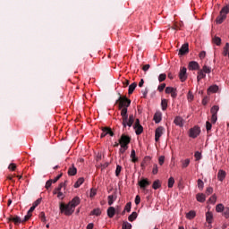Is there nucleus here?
<instances>
[{
    "label": "nucleus",
    "instance_id": "obj_5",
    "mask_svg": "<svg viewBox=\"0 0 229 229\" xmlns=\"http://www.w3.org/2000/svg\"><path fill=\"white\" fill-rule=\"evenodd\" d=\"M199 133H201V130L199 129V127L195 126V127L190 129L189 136L191 139H196V137H198V135H199Z\"/></svg>",
    "mask_w": 229,
    "mask_h": 229
},
{
    "label": "nucleus",
    "instance_id": "obj_63",
    "mask_svg": "<svg viewBox=\"0 0 229 229\" xmlns=\"http://www.w3.org/2000/svg\"><path fill=\"white\" fill-rule=\"evenodd\" d=\"M97 192L95 189H91L89 198H94L96 196Z\"/></svg>",
    "mask_w": 229,
    "mask_h": 229
},
{
    "label": "nucleus",
    "instance_id": "obj_15",
    "mask_svg": "<svg viewBox=\"0 0 229 229\" xmlns=\"http://www.w3.org/2000/svg\"><path fill=\"white\" fill-rule=\"evenodd\" d=\"M77 174H78V169L76 168V166H74V165H72V166H70L68 169V175L76 176Z\"/></svg>",
    "mask_w": 229,
    "mask_h": 229
},
{
    "label": "nucleus",
    "instance_id": "obj_62",
    "mask_svg": "<svg viewBox=\"0 0 229 229\" xmlns=\"http://www.w3.org/2000/svg\"><path fill=\"white\" fill-rule=\"evenodd\" d=\"M9 169H11V171H15V169H17V165L12 163L9 165Z\"/></svg>",
    "mask_w": 229,
    "mask_h": 229
},
{
    "label": "nucleus",
    "instance_id": "obj_56",
    "mask_svg": "<svg viewBox=\"0 0 229 229\" xmlns=\"http://www.w3.org/2000/svg\"><path fill=\"white\" fill-rule=\"evenodd\" d=\"M124 210H126L127 212H131V202L126 204Z\"/></svg>",
    "mask_w": 229,
    "mask_h": 229
},
{
    "label": "nucleus",
    "instance_id": "obj_51",
    "mask_svg": "<svg viewBox=\"0 0 229 229\" xmlns=\"http://www.w3.org/2000/svg\"><path fill=\"white\" fill-rule=\"evenodd\" d=\"M211 123L213 124H216V123H217V114H212V116H211Z\"/></svg>",
    "mask_w": 229,
    "mask_h": 229
},
{
    "label": "nucleus",
    "instance_id": "obj_30",
    "mask_svg": "<svg viewBox=\"0 0 229 229\" xmlns=\"http://www.w3.org/2000/svg\"><path fill=\"white\" fill-rule=\"evenodd\" d=\"M223 55L229 57V43L225 44V46L224 47V51H223Z\"/></svg>",
    "mask_w": 229,
    "mask_h": 229
},
{
    "label": "nucleus",
    "instance_id": "obj_25",
    "mask_svg": "<svg viewBox=\"0 0 229 229\" xmlns=\"http://www.w3.org/2000/svg\"><path fill=\"white\" fill-rule=\"evenodd\" d=\"M83 182H85V179L83 177H80L74 183V188L78 189L81 185H83Z\"/></svg>",
    "mask_w": 229,
    "mask_h": 229
},
{
    "label": "nucleus",
    "instance_id": "obj_48",
    "mask_svg": "<svg viewBox=\"0 0 229 229\" xmlns=\"http://www.w3.org/2000/svg\"><path fill=\"white\" fill-rule=\"evenodd\" d=\"M65 183H67V182H65L64 183V182H61L59 184V186L57 188H55V191H57V192H60L62 191V188L63 187H65Z\"/></svg>",
    "mask_w": 229,
    "mask_h": 229
},
{
    "label": "nucleus",
    "instance_id": "obj_6",
    "mask_svg": "<svg viewBox=\"0 0 229 229\" xmlns=\"http://www.w3.org/2000/svg\"><path fill=\"white\" fill-rule=\"evenodd\" d=\"M133 128L135 130L136 135H140L142 131H144V128L142 125H140V121L139 119H136Z\"/></svg>",
    "mask_w": 229,
    "mask_h": 229
},
{
    "label": "nucleus",
    "instance_id": "obj_12",
    "mask_svg": "<svg viewBox=\"0 0 229 229\" xmlns=\"http://www.w3.org/2000/svg\"><path fill=\"white\" fill-rule=\"evenodd\" d=\"M188 68L190 71H199V64L196 61H191L189 63Z\"/></svg>",
    "mask_w": 229,
    "mask_h": 229
},
{
    "label": "nucleus",
    "instance_id": "obj_26",
    "mask_svg": "<svg viewBox=\"0 0 229 229\" xmlns=\"http://www.w3.org/2000/svg\"><path fill=\"white\" fill-rule=\"evenodd\" d=\"M135 89H137V82H133L129 86V91H128L129 95L133 94V91L135 90Z\"/></svg>",
    "mask_w": 229,
    "mask_h": 229
},
{
    "label": "nucleus",
    "instance_id": "obj_34",
    "mask_svg": "<svg viewBox=\"0 0 229 229\" xmlns=\"http://www.w3.org/2000/svg\"><path fill=\"white\" fill-rule=\"evenodd\" d=\"M107 199H108V205H109V206H112V205H114V201H115L116 197L114 196V195H109V196L107 197Z\"/></svg>",
    "mask_w": 229,
    "mask_h": 229
},
{
    "label": "nucleus",
    "instance_id": "obj_59",
    "mask_svg": "<svg viewBox=\"0 0 229 229\" xmlns=\"http://www.w3.org/2000/svg\"><path fill=\"white\" fill-rule=\"evenodd\" d=\"M32 215H30V213H27V215L24 216V219L21 220L22 223H26V221H30V218L31 217Z\"/></svg>",
    "mask_w": 229,
    "mask_h": 229
},
{
    "label": "nucleus",
    "instance_id": "obj_39",
    "mask_svg": "<svg viewBox=\"0 0 229 229\" xmlns=\"http://www.w3.org/2000/svg\"><path fill=\"white\" fill-rule=\"evenodd\" d=\"M167 78V75L165 73H161L158 76V81L162 83V81H165V79Z\"/></svg>",
    "mask_w": 229,
    "mask_h": 229
},
{
    "label": "nucleus",
    "instance_id": "obj_53",
    "mask_svg": "<svg viewBox=\"0 0 229 229\" xmlns=\"http://www.w3.org/2000/svg\"><path fill=\"white\" fill-rule=\"evenodd\" d=\"M206 129L208 132L212 130V123H210V122H206Z\"/></svg>",
    "mask_w": 229,
    "mask_h": 229
},
{
    "label": "nucleus",
    "instance_id": "obj_35",
    "mask_svg": "<svg viewBox=\"0 0 229 229\" xmlns=\"http://www.w3.org/2000/svg\"><path fill=\"white\" fill-rule=\"evenodd\" d=\"M200 71H202V72H204L205 74H210L211 68L207 65H204Z\"/></svg>",
    "mask_w": 229,
    "mask_h": 229
},
{
    "label": "nucleus",
    "instance_id": "obj_29",
    "mask_svg": "<svg viewBox=\"0 0 229 229\" xmlns=\"http://www.w3.org/2000/svg\"><path fill=\"white\" fill-rule=\"evenodd\" d=\"M212 115H217V112H219V106H213L210 110Z\"/></svg>",
    "mask_w": 229,
    "mask_h": 229
},
{
    "label": "nucleus",
    "instance_id": "obj_23",
    "mask_svg": "<svg viewBox=\"0 0 229 229\" xmlns=\"http://www.w3.org/2000/svg\"><path fill=\"white\" fill-rule=\"evenodd\" d=\"M214 220V215H212V212L208 211L206 213V221L209 225H211L212 221Z\"/></svg>",
    "mask_w": 229,
    "mask_h": 229
},
{
    "label": "nucleus",
    "instance_id": "obj_37",
    "mask_svg": "<svg viewBox=\"0 0 229 229\" xmlns=\"http://www.w3.org/2000/svg\"><path fill=\"white\" fill-rule=\"evenodd\" d=\"M101 214L100 208H95L90 212V216H99Z\"/></svg>",
    "mask_w": 229,
    "mask_h": 229
},
{
    "label": "nucleus",
    "instance_id": "obj_57",
    "mask_svg": "<svg viewBox=\"0 0 229 229\" xmlns=\"http://www.w3.org/2000/svg\"><path fill=\"white\" fill-rule=\"evenodd\" d=\"M39 203H42V199H38L36 201H34L32 207H34L35 208H37V206H38Z\"/></svg>",
    "mask_w": 229,
    "mask_h": 229
},
{
    "label": "nucleus",
    "instance_id": "obj_40",
    "mask_svg": "<svg viewBox=\"0 0 229 229\" xmlns=\"http://www.w3.org/2000/svg\"><path fill=\"white\" fill-rule=\"evenodd\" d=\"M174 185V177H170L168 179V188L169 189H173Z\"/></svg>",
    "mask_w": 229,
    "mask_h": 229
},
{
    "label": "nucleus",
    "instance_id": "obj_7",
    "mask_svg": "<svg viewBox=\"0 0 229 229\" xmlns=\"http://www.w3.org/2000/svg\"><path fill=\"white\" fill-rule=\"evenodd\" d=\"M121 115H122V119H123V128H126V121L128 119V108L123 107L121 108Z\"/></svg>",
    "mask_w": 229,
    "mask_h": 229
},
{
    "label": "nucleus",
    "instance_id": "obj_17",
    "mask_svg": "<svg viewBox=\"0 0 229 229\" xmlns=\"http://www.w3.org/2000/svg\"><path fill=\"white\" fill-rule=\"evenodd\" d=\"M217 178L219 182H223L226 178V172L225 170H219L217 173Z\"/></svg>",
    "mask_w": 229,
    "mask_h": 229
},
{
    "label": "nucleus",
    "instance_id": "obj_36",
    "mask_svg": "<svg viewBox=\"0 0 229 229\" xmlns=\"http://www.w3.org/2000/svg\"><path fill=\"white\" fill-rule=\"evenodd\" d=\"M123 229H131V224L130 222L124 221L122 225Z\"/></svg>",
    "mask_w": 229,
    "mask_h": 229
},
{
    "label": "nucleus",
    "instance_id": "obj_55",
    "mask_svg": "<svg viewBox=\"0 0 229 229\" xmlns=\"http://www.w3.org/2000/svg\"><path fill=\"white\" fill-rule=\"evenodd\" d=\"M165 160V157L164 156H160L158 158L159 165H164Z\"/></svg>",
    "mask_w": 229,
    "mask_h": 229
},
{
    "label": "nucleus",
    "instance_id": "obj_46",
    "mask_svg": "<svg viewBox=\"0 0 229 229\" xmlns=\"http://www.w3.org/2000/svg\"><path fill=\"white\" fill-rule=\"evenodd\" d=\"M175 89L173 87H166L165 89V94H171Z\"/></svg>",
    "mask_w": 229,
    "mask_h": 229
},
{
    "label": "nucleus",
    "instance_id": "obj_19",
    "mask_svg": "<svg viewBox=\"0 0 229 229\" xmlns=\"http://www.w3.org/2000/svg\"><path fill=\"white\" fill-rule=\"evenodd\" d=\"M154 121L156 124H158L160 121H162V113L161 112H156L154 114Z\"/></svg>",
    "mask_w": 229,
    "mask_h": 229
},
{
    "label": "nucleus",
    "instance_id": "obj_47",
    "mask_svg": "<svg viewBox=\"0 0 229 229\" xmlns=\"http://www.w3.org/2000/svg\"><path fill=\"white\" fill-rule=\"evenodd\" d=\"M39 217H40V219H41V221H42L43 223H46V221H47V219L46 218V213H44V212H41V213L39 214Z\"/></svg>",
    "mask_w": 229,
    "mask_h": 229
},
{
    "label": "nucleus",
    "instance_id": "obj_38",
    "mask_svg": "<svg viewBox=\"0 0 229 229\" xmlns=\"http://www.w3.org/2000/svg\"><path fill=\"white\" fill-rule=\"evenodd\" d=\"M162 110H167V99L164 98L161 100Z\"/></svg>",
    "mask_w": 229,
    "mask_h": 229
},
{
    "label": "nucleus",
    "instance_id": "obj_8",
    "mask_svg": "<svg viewBox=\"0 0 229 229\" xmlns=\"http://www.w3.org/2000/svg\"><path fill=\"white\" fill-rule=\"evenodd\" d=\"M162 135H164V127L159 126L156 129V131H155L156 142H158V140H160V138L162 137Z\"/></svg>",
    "mask_w": 229,
    "mask_h": 229
},
{
    "label": "nucleus",
    "instance_id": "obj_49",
    "mask_svg": "<svg viewBox=\"0 0 229 229\" xmlns=\"http://www.w3.org/2000/svg\"><path fill=\"white\" fill-rule=\"evenodd\" d=\"M209 203H216L217 201V197L216 195H213L212 197L209 198L208 199Z\"/></svg>",
    "mask_w": 229,
    "mask_h": 229
},
{
    "label": "nucleus",
    "instance_id": "obj_64",
    "mask_svg": "<svg viewBox=\"0 0 229 229\" xmlns=\"http://www.w3.org/2000/svg\"><path fill=\"white\" fill-rule=\"evenodd\" d=\"M224 214H225V217H229V208H225L224 209Z\"/></svg>",
    "mask_w": 229,
    "mask_h": 229
},
{
    "label": "nucleus",
    "instance_id": "obj_41",
    "mask_svg": "<svg viewBox=\"0 0 229 229\" xmlns=\"http://www.w3.org/2000/svg\"><path fill=\"white\" fill-rule=\"evenodd\" d=\"M128 149V146H121L119 149L120 155H124L126 153V150Z\"/></svg>",
    "mask_w": 229,
    "mask_h": 229
},
{
    "label": "nucleus",
    "instance_id": "obj_24",
    "mask_svg": "<svg viewBox=\"0 0 229 229\" xmlns=\"http://www.w3.org/2000/svg\"><path fill=\"white\" fill-rule=\"evenodd\" d=\"M107 216L108 217L112 218L115 216V208L114 207H109L107 208Z\"/></svg>",
    "mask_w": 229,
    "mask_h": 229
},
{
    "label": "nucleus",
    "instance_id": "obj_22",
    "mask_svg": "<svg viewBox=\"0 0 229 229\" xmlns=\"http://www.w3.org/2000/svg\"><path fill=\"white\" fill-rule=\"evenodd\" d=\"M197 201L199 203H205V200L207 199V197L203 193H198L197 196Z\"/></svg>",
    "mask_w": 229,
    "mask_h": 229
},
{
    "label": "nucleus",
    "instance_id": "obj_32",
    "mask_svg": "<svg viewBox=\"0 0 229 229\" xmlns=\"http://www.w3.org/2000/svg\"><path fill=\"white\" fill-rule=\"evenodd\" d=\"M137 212H132L129 216H128V220L131 223L133 221H135V219H137Z\"/></svg>",
    "mask_w": 229,
    "mask_h": 229
},
{
    "label": "nucleus",
    "instance_id": "obj_42",
    "mask_svg": "<svg viewBox=\"0 0 229 229\" xmlns=\"http://www.w3.org/2000/svg\"><path fill=\"white\" fill-rule=\"evenodd\" d=\"M216 212H223V210H225V206H223V204H217L216 207Z\"/></svg>",
    "mask_w": 229,
    "mask_h": 229
},
{
    "label": "nucleus",
    "instance_id": "obj_33",
    "mask_svg": "<svg viewBox=\"0 0 229 229\" xmlns=\"http://www.w3.org/2000/svg\"><path fill=\"white\" fill-rule=\"evenodd\" d=\"M190 164H191V159L190 158H187V159L182 161V169H185L186 167H189Z\"/></svg>",
    "mask_w": 229,
    "mask_h": 229
},
{
    "label": "nucleus",
    "instance_id": "obj_28",
    "mask_svg": "<svg viewBox=\"0 0 229 229\" xmlns=\"http://www.w3.org/2000/svg\"><path fill=\"white\" fill-rule=\"evenodd\" d=\"M131 162H133V164H135L136 162H139V158L135 156V149L131 150Z\"/></svg>",
    "mask_w": 229,
    "mask_h": 229
},
{
    "label": "nucleus",
    "instance_id": "obj_14",
    "mask_svg": "<svg viewBox=\"0 0 229 229\" xmlns=\"http://www.w3.org/2000/svg\"><path fill=\"white\" fill-rule=\"evenodd\" d=\"M133 123H135V116L133 114H130L129 119L127 118L125 123V128L129 126V128H131L133 126Z\"/></svg>",
    "mask_w": 229,
    "mask_h": 229
},
{
    "label": "nucleus",
    "instance_id": "obj_61",
    "mask_svg": "<svg viewBox=\"0 0 229 229\" xmlns=\"http://www.w3.org/2000/svg\"><path fill=\"white\" fill-rule=\"evenodd\" d=\"M51 185H53V180H48L46 182V189H49L51 187Z\"/></svg>",
    "mask_w": 229,
    "mask_h": 229
},
{
    "label": "nucleus",
    "instance_id": "obj_58",
    "mask_svg": "<svg viewBox=\"0 0 229 229\" xmlns=\"http://www.w3.org/2000/svg\"><path fill=\"white\" fill-rule=\"evenodd\" d=\"M194 99V95L192 94V92L189 91L188 92V101H193Z\"/></svg>",
    "mask_w": 229,
    "mask_h": 229
},
{
    "label": "nucleus",
    "instance_id": "obj_13",
    "mask_svg": "<svg viewBox=\"0 0 229 229\" xmlns=\"http://www.w3.org/2000/svg\"><path fill=\"white\" fill-rule=\"evenodd\" d=\"M187 53H189V43L183 44L179 49V55H181V56L187 55Z\"/></svg>",
    "mask_w": 229,
    "mask_h": 229
},
{
    "label": "nucleus",
    "instance_id": "obj_43",
    "mask_svg": "<svg viewBox=\"0 0 229 229\" xmlns=\"http://www.w3.org/2000/svg\"><path fill=\"white\" fill-rule=\"evenodd\" d=\"M204 185L205 184H204L203 181L201 179H199L198 180V187H199V191H203Z\"/></svg>",
    "mask_w": 229,
    "mask_h": 229
},
{
    "label": "nucleus",
    "instance_id": "obj_4",
    "mask_svg": "<svg viewBox=\"0 0 229 229\" xmlns=\"http://www.w3.org/2000/svg\"><path fill=\"white\" fill-rule=\"evenodd\" d=\"M131 142V138L126 134H123L121 138L119 139V144L120 146H128Z\"/></svg>",
    "mask_w": 229,
    "mask_h": 229
},
{
    "label": "nucleus",
    "instance_id": "obj_27",
    "mask_svg": "<svg viewBox=\"0 0 229 229\" xmlns=\"http://www.w3.org/2000/svg\"><path fill=\"white\" fill-rule=\"evenodd\" d=\"M160 187H162V185L160 184L159 180H156L152 184V189H154V191H157V189H160Z\"/></svg>",
    "mask_w": 229,
    "mask_h": 229
},
{
    "label": "nucleus",
    "instance_id": "obj_11",
    "mask_svg": "<svg viewBox=\"0 0 229 229\" xmlns=\"http://www.w3.org/2000/svg\"><path fill=\"white\" fill-rule=\"evenodd\" d=\"M179 78L182 82L187 80V68L185 67L181 68L179 72Z\"/></svg>",
    "mask_w": 229,
    "mask_h": 229
},
{
    "label": "nucleus",
    "instance_id": "obj_44",
    "mask_svg": "<svg viewBox=\"0 0 229 229\" xmlns=\"http://www.w3.org/2000/svg\"><path fill=\"white\" fill-rule=\"evenodd\" d=\"M213 42H214L215 44H216L217 46H221V38H219V37H215V38H213Z\"/></svg>",
    "mask_w": 229,
    "mask_h": 229
},
{
    "label": "nucleus",
    "instance_id": "obj_31",
    "mask_svg": "<svg viewBox=\"0 0 229 229\" xmlns=\"http://www.w3.org/2000/svg\"><path fill=\"white\" fill-rule=\"evenodd\" d=\"M186 217L187 219H194L196 217V211H190L189 213H187Z\"/></svg>",
    "mask_w": 229,
    "mask_h": 229
},
{
    "label": "nucleus",
    "instance_id": "obj_2",
    "mask_svg": "<svg viewBox=\"0 0 229 229\" xmlns=\"http://www.w3.org/2000/svg\"><path fill=\"white\" fill-rule=\"evenodd\" d=\"M229 13V4H225L219 12V15L216 19V24H223L226 21Z\"/></svg>",
    "mask_w": 229,
    "mask_h": 229
},
{
    "label": "nucleus",
    "instance_id": "obj_50",
    "mask_svg": "<svg viewBox=\"0 0 229 229\" xmlns=\"http://www.w3.org/2000/svg\"><path fill=\"white\" fill-rule=\"evenodd\" d=\"M164 89H165V83H162L157 87L158 92H164Z\"/></svg>",
    "mask_w": 229,
    "mask_h": 229
},
{
    "label": "nucleus",
    "instance_id": "obj_10",
    "mask_svg": "<svg viewBox=\"0 0 229 229\" xmlns=\"http://www.w3.org/2000/svg\"><path fill=\"white\" fill-rule=\"evenodd\" d=\"M138 185H140L141 189H146V187H148V185H151V182H149L146 178H142L140 181L138 182Z\"/></svg>",
    "mask_w": 229,
    "mask_h": 229
},
{
    "label": "nucleus",
    "instance_id": "obj_3",
    "mask_svg": "<svg viewBox=\"0 0 229 229\" xmlns=\"http://www.w3.org/2000/svg\"><path fill=\"white\" fill-rule=\"evenodd\" d=\"M116 103H118V108L121 110V108H128L131 105V100L126 97H119Z\"/></svg>",
    "mask_w": 229,
    "mask_h": 229
},
{
    "label": "nucleus",
    "instance_id": "obj_18",
    "mask_svg": "<svg viewBox=\"0 0 229 229\" xmlns=\"http://www.w3.org/2000/svg\"><path fill=\"white\" fill-rule=\"evenodd\" d=\"M219 90V87L217 85H212L208 89V94H216Z\"/></svg>",
    "mask_w": 229,
    "mask_h": 229
},
{
    "label": "nucleus",
    "instance_id": "obj_52",
    "mask_svg": "<svg viewBox=\"0 0 229 229\" xmlns=\"http://www.w3.org/2000/svg\"><path fill=\"white\" fill-rule=\"evenodd\" d=\"M196 160H201V153L199 151H196L194 155Z\"/></svg>",
    "mask_w": 229,
    "mask_h": 229
},
{
    "label": "nucleus",
    "instance_id": "obj_9",
    "mask_svg": "<svg viewBox=\"0 0 229 229\" xmlns=\"http://www.w3.org/2000/svg\"><path fill=\"white\" fill-rule=\"evenodd\" d=\"M106 135H110V137H114V132L112 131V129L110 127L102 128V133L100 135L101 139H103L104 137H106Z\"/></svg>",
    "mask_w": 229,
    "mask_h": 229
},
{
    "label": "nucleus",
    "instance_id": "obj_60",
    "mask_svg": "<svg viewBox=\"0 0 229 229\" xmlns=\"http://www.w3.org/2000/svg\"><path fill=\"white\" fill-rule=\"evenodd\" d=\"M214 192V189L212 187H208L206 190V194L210 195Z\"/></svg>",
    "mask_w": 229,
    "mask_h": 229
},
{
    "label": "nucleus",
    "instance_id": "obj_21",
    "mask_svg": "<svg viewBox=\"0 0 229 229\" xmlns=\"http://www.w3.org/2000/svg\"><path fill=\"white\" fill-rule=\"evenodd\" d=\"M174 124H176V126H183V118H182L181 116H176L174 120Z\"/></svg>",
    "mask_w": 229,
    "mask_h": 229
},
{
    "label": "nucleus",
    "instance_id": "obj_1",
    "mask_svg": "<svg viewBox=\"0 0 229 229\" xmlns=\"http://www.w3.org/2000/svg\"><path fill=\"white\" fill-rule=\"evenodd\" d=\"M81 202V199H80V197H74L68 204L61 202L59 208L62 214H64V216H72V214H74L76 207H78Z\"/></svg>",
    "mask_w": 229,
    "mask_h": 229
},
{
    "label": "nucleus",
    "instance_id": "obj_45",
    "mask_svg": "<svg viewBox=\"0 0 229 229\" xmlns=\"http://www.w3.org/2000/svg\"><path fill=\"white\" fill-rule=\"evenodd\" d=\"M122 169H123V166H121L119 165H116L115 176H119V174H121Z\"/></svg>",
    "mask_w": 229,
    "mask_h": 229
},
{
    "label": "nucleus",
    "instance_id": "obj_20",
    "mask_svg": "<svg viewBox=\"0 0 229 229\" xmlns=\"http://www.w3.org/2000/svg\"><path fill=\"white\" fill-rule=\"evenodd\" d=\"M204 78H207V74L204 73L203 71L199 70L198 75H197V81H198V83H199V81H201V80H203Z\"/></svg>",
    "mask_w": 229,
    "mask_h": 229
},
{
    "label": "nucleus",
    "instance_id": "obj_16",
    "mask_svg": "<svg viewBox=\"0 0 229 229\" xmlns=\"http://www.w3.org/2000/svg\"><path fill=\"white\" fill-rule=\"evenodd\" d=\"M8 221H13V223H14V225H21V223H22V220L21 219V217L19 216H11L8 218Z\"/></svg>",
    "mask_w": 229,
    "mask_h": 229
},
{
    "label": "nucleus",
    "instance_id": "obj_54",
    "mask_svg": "<svg viewBox=\"0 0 229 229\" xmlns=\"http://www.w3.org/2000/svg\"><path fill=\"white\" fill-rule=\"evenodd\" d=\"M157 173H158V165H154L152 174H157Z\"/></svg>",
    "mask_w": 229,
    "mask_h": 229
}]
</instances>
